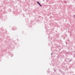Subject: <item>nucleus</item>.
<instances>
[{
  "label": "nucleus",
  "mask_w": 75,
  "mask_h": 75,
  "mask_svg": "<svg viewBox=\"0 0 75 75\" xmlns=\"http://www.w3.org/2000/svg\"><path fill=\"white\" fill-rule=\"evenodd\" d=\"M37 3H38V4H39L40 6V7H41V6H42V5H41V4H40V3L39 2L37 1Z\"/></svg>",
  "instance_id": "obj_1"
}]
</instances>
